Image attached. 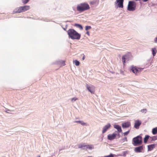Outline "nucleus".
I'll return each mask as SVG.
<instances>
[{"instance_id": "nucleus-31", "label": "nucleus", "mask_w": 157, "mask_h": 157, "mask_svg": "<svg viewBox=\"0 0 157 157\" xmlns=\"http://www.w3.org/2000/svg\"><path fill=\"white\" fill-rule=\"evenodd\" d=\"M129 132H130V130H128L125 132H124L123 133V134L124 136L127 135L129 133Z\"/></svg>"}, {"instance_id": "nucleus-7", "label": "nucleus", "mask_w": 157, "mask_h": 157, "mask_svg": "<svg viewBox=\"0 0 157 157\" xmlns=\"http://www.w3.org/2000/svg\"><path fill=\"white\" fill-rule=\"evenodd\" d=\"M143 69V68H140L133 65L131 67V70L133 73L137 75L139 72L142 71Z\"/></svg>"}, {"instance_id": "nucleus-36", "label": "nucleus", "mask_w": 157, "mask_h": 157, "mask_svg": "<svg viewBox=\"0 0 157 157\" xmlns=\"http://www.w3.org/2000/svg\"><path fill=\"white\" fill-rule=\"evenodd\" d=\"M85 56L84 55H83V56L82 57V59L83 60H84L85 59Z\"/></svg>"}, {"instance_id": "nucleus-29", "label": "nucleus", "mask_w": 157, "mask_h": 157, "mask_svg": "<svg viewBox=\"0 0 157 157\" xmlns=\"http://www.w3.org/2000/svg\"><path fill=\"white\" fill-rule=\"evenodd\" d=\"M141 112L142 113H146L147 112V110L146 109H144L141 110Z\"/></svg>"}, {"instance_id": "nucleus-11", "label": "nucleus", "mask_w": 157, "mask_h": 157, "mask_svg": "<svg viewBox=\"0 0 157 157\" xmlns=\"http://www.w3.org/2000/svg\"><path fill=\"white\" fill-rule=\"evenodd\" d=\"M111 125L109 123H108L107 124L105 125L103 128L102 131V133H105L108 129L111 127Z\"/></svg>"}, {"instance_id": "nucleus-30", "label": "nucleus", "mask_w": 157, "mask_h": 157, "mask_svg": "<svg viewBox=\"0 0 157 157\" xmlns=\"http://www.w3.org/2000/svg\"><path fill=\"white\" fill-rule=\"evenodd\" d=\"M77 100V98H72L71 99V101L72 102H74V101H76Z\"/></svg>"}, {"instance_id": "nucleus-38", "label": "nucleus", "mask_w": 157, "mask_h": 157, "mask_svg": "<svg viewBox=\"0 0 157 157\" xmlns=\"http://www.w3.org/2000/svg\"><path fill=\"white\" fill-rule=\"evenodd\" d=\"M124 140H127V137H125L124 138Z\"/></svg>"}, {"instance_id": "nucleus-33", "label": "nucleus", "mask_w": 157, "mask_h": 157, "mask_svg": "<svg viewBox=\"0 0 157 157\" xmlns=\"http://www.w3.org/2000/svg\"><path fill=\"white\" fill-rule=\"evenodd\" d=\"M65 65V61H62V63L61 64V65L63 66H64Z\"/></svg>"}, {"instance_id": "nucleus-26", "label": "nucleus", "mask_w": 157, "mask_h": 157, "mask_svg": "<svg viewBox=\"0 0 157 157\" xmlns=\"http://www.w3.org/2000/svg\"><path fill=\"white\" fill-rule=\"evenodd\" d=\"M75 25L78 28H79L80 29H82L83 28L81 25L78 24H76Z\"/></svg>"}, {"instance_id": "nucleus-14", "label": "nucleus", "mask_w": 157, "mask_h": 157, "mask_svg": "<svg viewBox=\"0 0 157 157\" xmlns=\"http://www.w3.org/2000/svg\"><path fill=\"white\" fill-rule=\"evenodd\" d=\"M143 149V146H140L139 147H135V151L136 152H140Z\"/></svg>"}, {"instance_id": "nucleus-10", "label": "nucleus", "mask_w": 157, "mask_h": 157, "mask_svg": "<svg viewBox=\"0 0 157 157\" xmlns=\"http://www.w3.org/2000/svg\"><path fill=\"white\" fill-rule=\"evenodd\" d=\"M124 0H116L115 4H117L118 7L122 8L123 7Z\"/></svg>"}, {"instance_id": "nucleus-39", "label": "nucleus", "mask_w": 157, "mask_h": 157, "mask_svg": "<svg viewBox=\"0 0 157 157\" xmlns=\"http://www.w3.org/2000/svg\"><path fill=\"white\" fill-rule=\"evenodd\" d=\"M38 157H40V155H39L38 156Z\"/></svg>"}, {"instance_id": "nucleus-24", "label": "nucleus", "mask_w": 157, "mask_h": 157, "mask_svg": "<svg viewBox=\"0 0 157 157\" xmlns=\"http://www.w3.org/2000/svg\"><path fill=\"white\" fill-rule=\"evenodd\" d=\"M73 62L76 66H78L79 65L80 62L76 60H73Z\"/></svg>"}, {"instance_id": "nucleus-3", "label": "nucleus", "mask_w": 157, "mask_h": 157, "mask_svg": "<svg viewBox=\"0 0 157 157\" xmlns=\"http://www.w3.org/2000/svg\"><path fill=\"white\" fill-rule=\"evenodd\" d=\"M30 9V6H20L14 9L13 12V13L15 14L23 12L29 10Z\"/></svg>"}, {"instance_id": "nucleus-5", "label": "nucleus", "mask_w": 157, "mask_h": 157, "mask_svg": "<svg viewBox=\"0 0 157 157\" xmlns=\"http://www.w3.org/2000/svg\"><path fill=\"white\" fill-rule=\"evenodd\" d=\"M133 141L134 143L133 144L134 146L140 145L142 143V137L140 136H138L134 138L133 139Z\"/></svg>"}, {"instance_id": "nucleus-1", "label": "nucleus", "mask_w": 157, "mask_h": 157, "mask_svg": "<svg viewBox=\"0 0 157 157\" xmlns=\"http://www.w3.org/2000/svg\"><path fill=\"white\" fill-rule=\"evenodd\" d=\"M67 32L69 36L72 39L79 40L80 38V34L73 29H69Z\"/></svg>"}, {"instance_id": "nucleus-12", "label": "nucleus", "mask_w": 157, "mask_h": 157, "mask_svg": "<svg viewBox=\"0 0 157 157\" xmlns=\"http://www.w3.org/2000/svg\"><path fill=\"white\" fill-rule=\"evenodd\" d=\"M113 127L114 128L117 130V133H119L120 132H122V130L121 127L119 125L115 124L113 125Z\"/></svg>"}, {"instance_id": "nucleus-13", "label": "nucleus", "mask_w": 157, "mask_h": 157, "mask_svg": "<svg viewBox=\"0 0 157 157\" xmlns=\"http://www.w3.org/2000/svg\"><path fill=\"white\" fill-rule=\"evenodd\" d=\"M123 128H126L129 127L131 125L130 122H127L123 123L122 124Z\"/></svg>"}, {"instance_id": "nucleus-27", "label": "nucleus", "mask_w": 157, "mask_h": 157, "mask_svg": "<svg viewBox=\"0 0 157 157\" xmlns=\"http://www.w3.org/2000/svg\"><path fill=\"white\" fill-rule=\"evenodd\" d=\"M29 0H22V2L24 4H26L27 3Z\"/></svg>"}, {"instance_id": "nucleus-40", "label": "nucleus", "mask_w": 157, "mask_h": 157, "mask_svg": "<svg viewBox=\"0 0 157 157\" xmlns=\"http://www.w3.org/2000/svg\"><path fill=\"white\" fill-rule=\"evenodd\" d=\"M9 110V111H11L10 110Z\"/></svg>"}, {"instance_id": "nucleus-35", "label": "nucleus", "mask_w": 157, "mask_h": 157, "mask_svg": "<svg viewBox=\"0 0 157 157\" xmlns=\"http://www.w3.org/2000/svg\"><path fill=\"white\" fill-rule=\"evenodd\" d=\"M88 35H90V33L88 31H87L86 33Z\"/></svg>"}, {"instance_id": "nucleus-4", "label": "nucleus", "mask_w": 157, "mask_h": 157, "mask_svg": "<svg viewBox=\"0 0 157 157\" xmlns=\"http://www.w3.org/2000/svg\"><path fill=\"white\" fill-rule=\"evenodd\" d=\"M136 3L135 2L129 1L128 6V10L130 11H134L136 9Z\"/></svg>"}, {"instance_id": "nucleus-16", "label": "nucleus", "mask_w": 157, "mask_h": 157, "mask_svg": "<svg viewBox=\"0 0 157 157\" xmlns=\"http://www.w3.org/2000/svg\"><path fill=\"white\" fill-rule=\"evenodd\" d=\"M155 144H153L151 145H148L147 146L148 147V151H152L154 148H155Z\"/></svg>"}, {"instance_id": "nucleus-17", "label": "nucleus", "mask_w": 157, "mask_h": 157, "mask_svg": "<svg viewBox=\"0 0 157 157\" xmlns=\"http://www.w3.org/2000/svg\"><path fill=\"white\" fill-rule=\"evenodd\" d=\"M98 0H94L90 2V4L91 5H94L98 4Z\"/></svg>"}, {"instance_id": "nucleus-34", "label": "nucleus", "mask_w": 157, "mask_h": 157, "mask_svg": "<svg viewBox=\"0 0 157 157\" xmlns=\"http://www.w3.org/2000/svg\"><path fill=\"white\" fill-rule=\"evenodd\" d=\"M154 42L155 43H157V37L155 38L154 39Z\"/></svg>"}, {"instance_id": "nucleus-8", "label": "nucleus", "mask_w": 157, "mask_h": 157, "mask_svg": "<svg viewBox=\"0 0 157 157\" xmlns=\"http://www.w3.org/2000/svg\"><path fill=\"white\" fill-rule=\"evenodd\" d=\"M132 56L131 54L129 53L126 54L122 56V61L124 65L125 63L126 59L128 60H129V58H131Z\"/></svg>"}, {"instance_id": "nucleus-20", "label": "nucleus", "mask_w": 157, "mask_h": 157, "mask_svg": "<svg viewBox=\"0 0 157 157\" xmlns=\"http://www.w3.org/2000/svg\"><path fill=\"white\" fill-rule=\"evenodd\" d=\"M75 122L79 123L81 125H86V123H84L83 121H75Z\"/></svg>"}, {"instance_id": "nucleus-6", "label": "nucleus", "mask_w": 157, "mask_h": 157, "mask_svg": "<svg viewBox=\"0 0 157 157\" xmlns=\"http://www.w3.org/2000/svg\"><path fill=\"white\" fill-rule=\"evenodd\" d=\"M117 131H115L114 132L111 134H109L107 136L108 139L110 140H113L115 139L116 137H117V138H118L120 137V133H117Z\"/></svg>"}, {"instance_id": "nucleus-21", "label": "nucleus", "mask_w": 157, "mask_h": 157, "mask_svg": "<svg viewBox=\"0 0 157 157\" xmlns=\"http://www.w3.org/2000/svg\"><path fill=\"white\" fill-rule=\"evenodd\" d=\"M78 147L79 148H82L83 147H85L86 146V144L83 143L82 144H80L78 145Z\"/></svg>"}, {"instance_id": "nucleus-32", "label": "nucleus", "mask_w": 157, "mask_h": 157, "mask_svg": "<svg viewBox=\"0 0 157 157\" xmlns=\"http://www.w3.org/2000/svg\"><path fill=\"white\" fill-rule=\"evenodd\" d=\"M105 157H114V156L113 155L111 154L109 155L105 156Z\"/></svg>"}, {"instance_id": "nucleus-18", "label": "nucleus", "mask_w": 157, "mask_h": 157, "mask_svg": "<svg viewBox=\"0 0 157 157\" xmlns=\"http://www.w3.org/2000/svg\"><path fill=\"white\" fill-rule=\"evenodd\" d=\"M150 136L148 135H146L145 136V137L144 138V143H146L147 142V141L148 139H149Z\"/></svg>"}, {"instance_id": "nucleus-9", "label": "nucleus", "mask_w": 157, "mask_h": 157, "mask_svg": "<svg viewBox=\"0 0 157 157\" xmlns=\"http://www.w3.org/2000/svg\"><path fill=\"white\" fill-rule=\"evenodd\" d=\"M86 87L89 91L91 93L93 94L94 93L95 87L94 86L91 85L90 86H89L88 84H86Z\"/></svg>"}, {"instance_id": "nucleus-2", "label": "nucleus", "mask_w": 157, "mask_h": 157, "mask_svg": "<svg viewBox=\"0 0 157 157\" xmlns=\"http://www.w3.org/2000/svg\"><path fill=\"white\" fill-rule=\"evenodd\" d=\"M90 7L89 5L86 3H83L77 5V10L81 12L89 9Z\"/></svg>"}, {"instance_id": "nucleus-19", "label": "nucleus", "mask_w": 157, "mask_h": 157, "mask_svg": "<svg viewBox=\"0 0 157 157\" xmlns=\"http://www.w3.org/2000/svg\"><path fill=\"white\" fill-rule=\"evenodd\" d=\"M152 52L153 55L154 56H155L157 52V51L155 48H152Z\"/></svg>"}, {"instance_id": "nucleus-28", "label": "nucleus", "mask_w": 157, "mask_h": 157, "mask_svg": "<svg viewBox=\"0 0 157 157\" xmlns=\"http://www.w3.org/2000/svg\"><path fill=\"white\" fill-rule=\"evenodd\" d=\"M91 28V27L90 26H86L85 27V29L86 30H87L89 29H90Z\"/></svg>"}, {"instance_id": "nucleus-15", "label": "nucleus", "mask_w": 157, "mask_h": 157, "mask_svg": "<svg viewBox=\"0 0 157 157\" xmlns=\"http://www.w3.org/2000/svg\"><path fill=\"white\" fill-rule=\"evenodd\" d=\"M141 124V122L139 121H136L134 127L136 129H138L139 127Z\"/></svg>"}, {"instance_id": "nucleus-23", "label": "nucleus", "mask_w": 157, "mask_h": 157, "mask_svg": "<svg viewBox=\"0 0 157 157\" xmlns=\"http://www.w3.org/2000/svg\"><path fill=\"white\" fill-rule=\"evenodd\" d=\"M152 132L153 135L156 134L157 133V128H153L152 129Z\"/></svg>"}, {"instance_id": "nucleus-37", "label": "nucleus", "mask_w": 157, "mask_h": 157, "mask_svg": "<svg viewBox=\"0 0 157 157\" xmlns=\"http://www.w3.org/2000/svg\"><path fill=\"white\" fill-rule=\"evenodd\" d=\"M149 0H143V1L144 2H146L148 1Z\"/></svg>"}, {"instance_id": "nucleus-22", "label": "nucleus", "mask_w": 157, "mask_h": 157, "mask_svg": "<svg viewBox=\"0 0 157 157\" xmlns=\"http://www.w3.org/2000/svg\"><path fill=\"white\" fill-rule=\"evenodd\" d=\"M86 148L89 149H92L94 148V147L92 145H86Z\"/></svg>"}, {"instance_id": "nucleus-25", "label": "nucleus", "mask_w": 157, "mask_h": 157, "mask_svg": "<svg viewBox=\"0 0 157 157\" xmlns=\"http://www.w3.org/2000/svg\"><path fill=\"white\" fill-rule=\"evenodd\" d=\"M151 139V141H155L157 140V136H154L152 137H150V139Z\"/></svg>"}]
</instances>
